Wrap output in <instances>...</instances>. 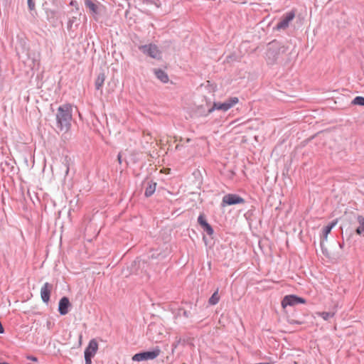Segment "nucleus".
Returning a JSON list of instances; mask_svg holds the SVG:
<instances>
[{
    "mask_svg": "<svg viewBox=\"0 0 364 364\" xmlns=\"http://www.w3.org/2000/svg\"><path fill=\"white\" fill-rule=\"evenodd\" d=\"M70 158H69L68 156H66L65 158H64V160L63 161V164L65 166V176H67L69 173V170H70Z\"/></svg>",
    "mask_w": 364,
    "mask_h": 364,
    "instance_id": "20",
    "label": "nucleus"
},
{
    "mask_svg": "<svg viewBox=\"0 0 364 364\" xmlns=\"http://www.w3.org/2000/svg\"><path fill=\"white\" fill-rule=\"evenodd\" d=\"M155 4H156V6L157 7H159V5L157 3H155Z\"/></svg>",
    "mask_w": 364,
    "mask_h": 364,
    "instance_id": "37",
    "label": "nucleus"
},
{
    "mask_svg": "<svg viewBox=\"0 0 364 364\" xmlns=\"http://www.w3.org/2000/svg\"><path fill=\"white\" fill-rule=\"evenodd\" d=\"M98 349V343L95 339H92L89 342L88 346L86 347L84 354L90 355V357H94Z\"/></svg>",
    "mask_w": 364,
    "mask_h": 364,
    "instance_id": "12",
    "label": "nucleus"
},
{
    "mask_svg": "<svg viewBox=\"0 0 364 364\" xmlns=\"http://www.w3.org/2000/svg\"><path fill=\"white\" fill-rule=\"evenodd\" d=\"M77 18L76 17H73L72 18H70L68 22V29L70 30L72 28V26L73 24L75 22Z\"/></svg>",
    "mask_w": 364,
    "mask_h": 364,
    "instance_id": "24",
    "label": "nucleus"
},
{
    "mask_svg": "<svg viewBox=\"0 0 364 364\" xmlns=\"http://www.w3.org/2000/svg\"><path fill=\"white\" fill-rule=\"evenodd\" d=\"M306 300L302 298L299 297L295 294H289L286 295L282 301V308L285 309L287 306H294L298 304H305Z\"/></svg>",
    "mask_w": 364,
    "mask_h": 364,
    "instance_id": "7",
    "label": "nucleus"
},
{
    "mask_svg": "<svg viewBox=\"0 0 364 364\" xmlns=\"http://www.w3.org/2000/svg\"><path fill=\"white\" fill-rule=\"evenodd\" d=\"M75 1H71V3H70V4H71V5H74V3H75Z\"/></svg>",
    "mask_w": 364,
    "mask_h": 364,
    "instance_id": "36",
    "label": "nucleus"
},
{
    "mask_svg": "<svg viewBox=\"0 0 364 364\" xmlns=\"http://www.w3.org/2000/svg\"><path fill=\"white\" fill-rule=\"evenodd\" d=\"M92 358L90 355H85V364H91L92 363Z\"/></svg>",
    "mask_w": 364,
    "mask_h": 364,
    "instance_id": "26",
    "label": "nucleus"
},
{
    "mask_svg": "<svg viewBox=\"0 0 364 364\" xmlns=\"http://www.w3.org/2000/svg\"><path fill=\"white\" fill-rule=\"evenodd\" d=\"M145 183H146V187L145 188L144 196L146 198H149L156 191V183L154 182L153 181H149Z\"/></svg>",
    "mask_w": 364,
    "mask_h": 364,
    "instance_id": "13",
    "label": "nucleus"
},
{
    "mask_svg": "<svg viewBox=\"0 0 364 364\" xmlns=\"http://www.w3.org/2000/svg\"><path fill=\"white\" fill-rule=\"evenodd\" d=\"M71 304L67 296H63L58 304V311L62 316L66 315L69 311Z\"/></svg>",
    "mask_w": 364,
    "mask_h": 364,
    "instance_id": "10",
    "label": "nucleus"
},
{
    "mask_svg": "<svg viewBox=\"0 0 364 364\" xmlns=\"http://www.w3.org/2000/svg\"><path fill=\"white\" fill-rule=\"evenodd\" d=\"M139 50H141L144 55H146L154 59H160L161 58V52L159 50L158 46L153 43L147 45H141L139 46Z\"/></svg>",
    "mask_w": 364,
    "mask_h": 364,
    "instance_id": "5",
    "label": "nucleus"
},
{
    "mask_svg": "<svg viewBox=\"0 0 364 364\" xmlns=\"http://www.w3.org/2000/svg\"><path fill=\"white\" fill-rule=\"evenodd\" d=\"M4 164L5 166H9L10 165V164H9L8 161H4V162H2V163L1 164V166H3Z\"/></svg>",
    "mask_w": 364,
    "mask_h": 364,
    "instance_id": "33",
    "label": "nucleus"
},
{
    "mask_svg": "<svg viewBox=\"0 0 364 364\" xmlns=\"http://www.w3.org/2000/svg\"><path fill=\"white\" fill-rule=\"evenodd\" d=\"M53 285L48 282H46L41 289V297L44 303L50 301V292Z\"/></svg>",
    "mask_w": 364,
    "mask_h": 364,
    "instance_id": "11",
    "label": "nucleus"
},
{
    "mask_svg": "<svg viewBox=\"0 0 364 364\" xmlns=\"http://www.w3.org/2000/svg\"><path fill=\"white\" fill-rule=\"evenodd\" d=\"M85 5L93 16L99 14L98 4L91 0H85Z\"/></svg>",
    "mask_w": 364,
    "mask_h": 364,
    "instance_id": "15",
    "label": "nucleus"
},
{
    "mask_svg": "<svg viewBox=\"0 0 364 364\" xmlns=\"http://www.w3.org/2000/svg\"><path fill=\"white\" fill-rule=\"evenodd\" d=\"M324 242H323V240H321V241H320V246H321V249L322 253H323L325 256H328V250H327V248L325 247Z\"/></svg>",
    "mask_w": 364,
    "mask_h": 364,
    "instance_id": "23",
    "label": "nucleus"
},
{
    "mask_svg": "<svg viewBox=\"0 0 364 364\" xmlns=\"http://www.w3.org/2000/svg\"><path fill=\"white\" fill-rule=\"evenodd\" d=\"M198 223L202 228L204 232H205L208 235H212L214 232L213 228L212 226L207 222L205 217L203 213L199 215L198 218Z\"/></svg>",
    "mask_w": 364,
    "mask_h": 364,
    "instance_id": "9",
    "label": "nucleus"
},
{
    "mask_svg": "<svg viewBox=\"0 0 364 364\" xmlns=\"http://www.w3.org/2000/svg\"><path fill=\"white\" fill-rule=\"evenodd\" d=\"M245 203V199L237 194L228 193L223 197L221 206L233 205Z\"/></svg>",
    "mask_w": 364,
    "mask_h": 364,
    "instance_id": "6",
    "label": "nucleus"
},
{
    "mask_svg": "<svg viewBox=\"0 0 364 364\" xmlns=\"http://www.w3.org/2000/svg\"><path fill=\"white\" fill-rule=\"evenodd\" d=\"M150 257H151V259L157 258V257L156 256V255H155V254H152V255L150 256Z\"/></svg>",
    "mask_w": 364,
    "mask_h": 364,
    "instance_id": "34",
    "label": "nucleus"
},
{
    "mask_svg": "<svg viewBox=\"0 0 364 364\" xmlns=\"http://www.w3.org/2000/svg\"><path fill=\"white\" fill-rule=\"evenodd\" d=\"M295 11H290L283 15L280 21L277 24V30H284L289 27V23L294 18Z\"/></svg>",
    "mask_w": 364,
    "mask_h": 364,
    "instance_id": "8",
    "label": "nucleus"
},
{
    "mask_svg": "<svg viewBox=\"0 0 364 364\" xmlns=\"http://www.w3.org/2000/svg\"><path fill=\"white\" fill-rule=\"evenodd\" d=\"M117 159L119 161V163L121 164L122 163V155L120 153L117 156Z\"/></svg>",
    "mask_w": 364,
    "mask_h": 364,
    "instance_id": "32",
    "label": "nucleus"
},
{
    "mask_svg": "<svg viewBox=\"0 0 364 364\" xmlns=\"http://www.w3.org/2000/svg\"><path fill=\"white\" fill-rule=\"evenodd\" d=\"M336 223L337 220H334L323 228V235L321 240H323V242L327 240L328 235L331 232V230L335 227Z\"/></svg>",
    "mask_w": 364,
    "mask_h": 364,
    "instance_id": "16",
    "label": "nucleus"
},
{
    "mask_svg": "<svg viewBox=\"0 0 364 364\" xmlns=\"http://www.w3.org/2000/svg\"><path fill=\"white\" fill-rule=\"evenodd\" d=\"M4 332V328L3 327L1 322L0 321V333H3Z\"/></svg>",
    "mask_w": 364,
    "mask_h": 364,
    "instance_id": "31",
    "label": "nucleus"
},
{
    "mask_svg": "<svg viewBox=\"0 0 364 364\" xmlns=\"http://www.w3.org/2000/svg\"><path fill=\"white\" fill-rule=\"evenodd\" d=\"M160 353V348L159 347H156L154 349L150 351H144L136 353L132 357V360L139 362L144 360H154L159 355Z\"/></svg>",
    "mask_w": 364,
    "mask_h": 364,
    "instance_id": "4",
    "label": "nucleus"
},
{
    "mask_svg": "<svg viewBox=\"0 0 364 364\" xmlns=\"http://www.w3.org/2000/svg\"><path fill=\"white\" fill-rule=\"evenodd\" d=\"M339 246H340V247H341V248H343V243H340V244H339Z\"/></svg>",
    "mask_w": 364,
    "mask_h": 364,
    "instance_id": "35",
    "label": "nucleus"
},
{
    "mask_svg": "<svg viewBox=\"0 0 364 364\" xmlns=\"http://www.w3.org/2000/svg\"><path fill=\"white\" fill-rule=\"evenodd\" d=\"M220 296L218 295V289L212 294L208 300V304L210 305H215L219 302Z\"/></svg>",
    "mask_w": 364,
    "mask_h": 364,
    "instance_id": "19",
    "label": "nucleus"
},
{
    "mask_svg": "<svg viewBox=\"0 0 364 364\" xmlns=\"http://www.w3.org/2000/svg\"><path fill=\"white\" fill-rule=\"evenodd\" d=\"M181 338H179L178 341H176V342H174L173 344H172V351L174 350V349H176L177 348V346L181 343Z\"/></svg>",
    "mask_w": 364,
    "mask_h": 364,
    "instance_id": "27",
    "label": "nucleus"
},
{
    "mask_svg": "<svg viewBox=\"0 0 364 364\" xmlns=\"http://www.w3.org/2000/svg\"><path fill=\"white\" fill-rule=\"evenodd\" d=\"M352 103L353 105H356L364 106V97H362V96L355 97L353 99Z\"/></svg>",
    "mask_w": 364,
    "mask_h": 364,
    "instance_id": "22",
    "label": "nucleus"
},
{
    "mask_svg": "<svg viewBox=\"0 0 364 364\" xmlns=\"http://www.w3.org/2000/svg\"><path fill=\"white\" fill-rule=\"evenodd\" d=\"M105 80V73H99V75H97V79L95 80V89L97 90H100L104 84Z\"/></svg>",
    "mask_w": 364,
    "mask_h": 364,
    "instance_id": "18",
    "label": "nucleus"
},
{
    "mask_svg": "<svg viewBox=\"0 0 364 364\" xmlns=\"http://www.w3.org/2000/svg\"><path fill=\"white\" fill-rule=\"evenodd\" d=\"M190 312L186 311V310H183V316H185L186 318H188L190 316Z\"/></svg>",
    "mask_w": 364,
    "mask_h": 364,
    "instance_id": "30",
    "label": "nucleus"
},
{
    "mask_svg": "<svg viewBox=\"0 0 364 364\" xmlns=\"http://www.w3.org/2000/svg\"><path fill=\"white\" fill-rule=\"evenodd\" d=\"M357 220L358 226L355 229V232L357 235L364 237V217L358 215Z\"/></svg>",
    "mask_w": 364,
    "mask_h": 364,
    "instance_id": "17",
    "label": "nucleus"
},
{
    "mask_svg": "<svg viewBox=\"0 0 364 364\" xmlns=\"http://www.w3.org/2000/svg\"><path fill=\"white\" fill-rule=\"evenodd\" d=\"M318 316H321L323 320L328 321L329 318L333 317L334 313L323 311V312L318 313Z\"/></svg>",
    "mask_w": 364,
    "mask_h": 364,
    "instance_id": "21",
    "label": "nucleus"
},
{
    "mask_svg": "<svg viewBox=\"0 0 364 364\" xmlns=\"http://www.w3.org/2000/svg\"><path fill=\"white\" fill-rule=\"evenodd\" d=\"M72 107L69 104L60 106L56 113V126L60 132H67L71 127Z\"/></svg>",
    "mask_w": 364,
    "mask_h": 364,
    "instance_id": "1",
    "label": "nucleus"
},
{
    "mask_svg": "<svg viewBox=\"0 0 364 364\" xmlns=\"http://www.w3.org/2000/svg\"><path fill=\"white\" fill-rule=\"evenodd\" d=\"M154 75L161 82L166 83L168 82L169 78L167 73L161 69L154 68L153 70Z\"/></svg>",
    "mask_w": 364,
    "mask_h": 364,
    "instance_id": "14",
    "label": "nucleus"
},
{
    "mask_svg": "<svg viewBox=\"0 0 364 364\" xmlns=\"http://www.w3.org/2000/svg\"><path fill=\"white\" fill-rule=\"evenodd\" d=\"M28 6L31 11L35 9V3L33 0H28Z\"/></svg>",
    "mask_w": 364,
    "mask_h": 364,
    "instance_id": "25",
    "label": "nucleus"
},
{
    "mask_svg": "<svg viewBox=\"0 0 364 364\" xmlns=\"http://www.w3.org/2000/svg\"><path fill=\"white\" fill-rule=\"evenodd\" d=\"M289 323L291 324H301L302 322L301 321H296V320H294V319H291L289 321Z\"/></svg>",
    "mask_w": 364,
    "mask_h": 364,
    "instance_id": "29",
    "label": "nucleus"
},
{
    "mask_svg": "<svg viewBox=\"0 0 364 364\" xmlns=\"http://www.w3.org/2000/svg\"><path fill=\"white\" fill-rule=\"evenodd\" d=\"M288 50V47L282 43L272 41L268 44V48L266 52V60L268 64H274L278 60L279 55L285 53Z\"/></svg>",
    "mask_w": 364,
    "mask_h": 364,
    "instance_id": "2",
    "label": "nucleus"
},
{
    "mask_svg": "<svg viewBox=\"0 0 364 364\" xmlns=\"http://www.w3.org/2000/svg\"><path fill=\"white\" fill-rule=\"evenodd\" d=\"M238 102L239 100L237 97H232L228 98L224 102H214L213 107L208 109V114L212 113L214 110H223L224 112L228 111Z\"/></svg>",
    "mask_w": 364,
    "mask_h": 364,
    "instance_id": "3",
    "label": "nucleus"
},
{
    "mask_svg": "<svg viewBox=\"0 0 364 364\" xmlns=\"http://www.w3.org/2000/svg\"><path fill=\"white\" fill-rule=\"evenodd\" d=\"M27 360H32L33 362H37L38 358L33 355H28L26 356Z\"/></svg>",
    "mask_w": 364,
    "mask_h": 364,
    "instance_id": "28",
    "label": "nucleus"
}]
</instances>
